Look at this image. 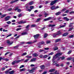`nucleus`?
<instances>
[{"label":"nucleus","mask_w":74,"mask_h":74,"mask_svg":"<svg viewBox=\"0 0 74 74\" xmlns=\"http://www.w3.org/2000/svg\"><path fill=\"white\" fill-rule=\"evenodd\" d=\"M53 55V52H51L49 54V55Z\"/></svg>","instance_id":"nucleus-51"},{"label":"nucleus","mask_w":74,"mask_h":74,"mask_svg":"<svg viewBox=\"0 0 74 74\" xmlns=\"http://www.w3.org/2000/svg\"><path fill=\"white\" fill-rule=\"evenodd\" d=\"M43 55H41L39 56V57L40 58H43Z\"/></svg>","instance_id":"nucleus-56"},{"label":"nucleus","mask_w":74,"mask_h":74,"mask_svg":"<svg viewBox=\"0 0 74 74\" xmlns=\"http://www.w3.org/2000/svg\"><path fill=\"white\" fill-rule=\"evenodd\" d=\"M47 36H48V34H45L44 35V38H46Z\"/></svg>","instance_id":"nucleus-32"},{"label":"nucleus","mask_w":74,"mask_h":74,"mask_svg":"<svg viewBox=\"0 0 74 74\" xmlns=\"http://www.w3.org/2000/svg\"><path fill=\"white\" fill-rule=\"evenodd\" d=\"M33 4V2L31 1L29 3V5H32Z\"/></svg>","instance_id":"nucleus-35"},{"label":"nucleus","mask_w":74,"mask_h":74,"mask_svg":"<svg viewBox=\"0 0 74 74\" xmlns=\"http://www.w3.org/2000/svg\"><path fill=\"white\" fill-rule=\"evenodd\" d=\"M33 42H27V44H32Z\"/></svg>","instance_id":"nucleus-39"},{"label":"nucleus","mask_w":74,"mask_h":74,"mask_svg":"<svg viewBox=\"0 0 74 74\" xmlns=\"http://www.w3.org/2000/svg\"><path fill=\"white\" fill-rule=\"evenodd\" d=\"M31 27H36V26L35 25H32L31 26Z\"/></svg>","instance_id":"nucleus-60"},{"label":"nucleus","mask_w":74,"mask_h":74,"mask_svg":"<svg viewBox=\"0 0 74 74\" xmlns=\"http://www.w3.org/2000/svg\"><path fill=\"white\" fill-rule=\"evenodd\" d=\"M58 0H55L52 1L50 3V5H53L55 4L56 3V2H58Z\"/></svg>","instance_id":"nucleus-2"},{"label":"nucleus","mask_w":74,"mask_h":74,"mask_svg":"<svg viewBox=\"0 0 74 74\" xmlns=\"http://www.w3.org/2000/svg\"><path fill=\"white\" fill-rule=\"evenodd\" d=\"M21 16H22V15L21 14H19L18 15V17H19V18H20L21 17Z\"/></svg>","instance_id":"nucleus-59"},{"label":"nucleus","mask_w":74,"mask_h":74,"mask_svg":"<svg viewBox=\"0 0 74 74\" xmlns=\"http://www.w3.org/2000/svg\"><path fill=\"white\" fill-rule=\"evenodd\" d=\"M55 70V69H53L50 70L49 71V72H50V73H52V72H53V71H54Z\"/></svg>","instance_id":"nucleus-26"},{"label":"nucleus","mask_w":74,"mask_h":74,"mask_svg":"<svg viewBox=\"0 0 74 74\" xmlns=\"http://www.w3.org/2000/svg\"><path fill=\"white\" fill-rule=\"evenodd\" d=\"M29 59H27L26 60H25L24 62V63H25V62H28V61H29Z\"/></svg>","instance_id":"nucleus-46"},{"label":"nucleus","mask_w":74,"mask_h":74,"mask_svg":"<svg viewBox=\"0 0 74 74\" xmlns=\"http://www.w3.org/2000/svg\"><path fill=\"white\" fill-rule=\"evenodd\" d=\"M12 10V8H9L7 10V11H10Z\"/></svg>","instance_id":"nucleus-58"},{"label":"nucleus","mask_w":74,"mask_h":74,"mask_svg":"<svg viewBox=\"0 0 74 74\" xmlns=\"http://www.w3.org/2000/svg\"><path fill=\"white\" fill-rule=\"evenodd\" d=\"M47 57H48V56L47 55H46L43 56V58L44 59H46Z\"/></svg>","instance_id":"nucleus-29"},{"label":"nucleus","mask_w":74,"mask_h":74,"mask_svg":"<svg viewBox=\"0 0 74 74\" xmlns=\"http://www.w3.org/2000/svg\"><path fill=\"white\" fill-rule=\"evenodd\" d=\"M74 60V58L73 57H70L69 58H68L67 59V60Z\"/></svg>","instance_id":"nucleus-12"},{"label":"nucleus","mask_w":74,"mask_h":74,"mask_svg":"<svg viewBox=\"0 0 74 74\" xmlns=\"http://www.w3.org/2000/svg\"><path fill=\"white\" fill-rule=\"evenodd\" d=\"M62 55V53H57V54L55 55L53 57V60H55V59L56 58H58V57L59 56H60L61 55Z\"/></svg>","instance_id":"nucleus-1"},{"label":"nucleus","mask_w":74,"mask_h":74,"mask_svg":"<svg viewBox=\"0 0 74 74\" xmlns=\"http://www.w3.org/2000/svg\"><path fill=\"white\" fill-rule=\"evenodd\" d=\"M49 43H51V41L49 40H47L46 41V44H49Z\"/></svg>","instance_id":"nucleus-36"},{"label":"nucleus","mask_w":74,"mask_h":74,"mask_svg":"<svg viewBox=\"0 0 74 74\" xmlns=\"http://www.w3.org/2000/svg\"><path fill=\"white\" fill-rule=\"evenodd\" d=\"M40 20H41V18H38L37 19V20L35 21L36 22H39Z\"/></svg>","instance_id":"nucleus-21"},{"label":"nucleus","mask_w":74,"mask_h":74,"mask_svg":"<svg viewBox=\"0 0 74 74\" xmlns=\"http://www.w3.org/2000/svg\"><path fill=\"white\" fill-rule=\"evenodd\" d=\"M47 72H44L42 73V74H47Z\"/></svg>","instance_id":"nucleus-64"},{"label":"nucleus","mask_w":74,"mask_h":74,"mask_svg":"<svg viewBox=\"0 0 74 74\" xmlns=\"http://www.w3.org/2000/svg\"><path fill=\"white\" fill-rule=\"evenodd\" d=\"M38 36H39V34H37L36 35H34V38L35 39H37V38L38 37Z\"/></svg>","instance_id":"nucleus-8"},{"label":"nucleus","mask_w":74,"mask_h":74,"mask_svg":"<svg viewBox=\"0 0 74 74\" xmlns=\"http://www.w3.org/2000/svg\"><path fill=\"white\" fill-rule=\"evenodd\" d=\"M68 34H69V33H68V32L64 33L62 35V36L64 37L66 36H67V35H68Z\"/></svg>","instance_id":"nucleus-16"},{"label":"nucleus","mask_w":74,"mask_h":74,"mask_svg":"<svg viewBox=\"0 0 74 74\" xmlns=\"http://www.w3.org/2000/svg\"><path fill=\"white\" fill-rule=\"evenodd\" d=\"M21 30V28H17V29H16V31H19V30Z\"/></svg>","instance_id":"nucleus-49"},{"label":"nucleus","mask_w":74,"mask_h":74,"mask_svg":"<svg viewBox=\"0 0 74 74\" xmlns=\"http://www.w3.org/2000/svg\"><path fill=\"white\" fill-rule=\"evenodd\" d=\"M53 65H56V64H57V61H54V60H53Z\"/></svg>","instance_id":"nucleus-20"},{"label":"nucleus","mask_w":74,"mask_h":74,"mask_svg":"<svg viewBox=\"0 0 74 74\" xmlns=\"http://www.w3.org/2000/svg\"><path fill=\"white\" fill-rule=\"evenodd\" d=\"M29 8H31V9L32 10V9H34V6H31L29 7Z\"/></svg>","instance_id":"nucleus-48"},{"label":"nucleus","mask_w":74,"mask_h":74,"mask_svg":"<svg viewBox=\"0 0 74 74\" xmlns=\"http://www.w3.org/2000/svg\"><path fill=\"white\" fill-rule=\"evenodd\" d=\"M57 71H56L55 73L54 74H59V73H57Z\"/></svg>","instance_id":"nucleus-63"},{"label":"nucleus","mask_w":74,"mask_h":74,"mask_svg":"<svg viewBox=\"0 0 74 74\" xmlns=\"http://www.w3.org/2000/svg\"><path fill=\"white\" fill-rule=\"evenodd\" d=\"M10 16H8L5 17V21H7L9 20V19L10 18Z\"/></svg>","instance_id":"nucleus-6"},{"label":"nucleus","mask_w":74,"mask_h":74,"mask_svg":"<svg viewBox=\"0 0 74 74\" xmlns=\"http://www.w3.org/2000/svg\"><path fill=\"white\" fill-rule=\"evenodd\" d=\"M32 56L34 58H36L37 56H38V55L36 53H35L32 54Z\"/></svg>","instance_id":"nucleus-9"},{"label":"nucleus","mask_w":74,"mask_h":74,"mask_svg":"<svg viewBox=\"0 0 74 74\" xmlns=\"http://www.w3.org/2000/svg\"><path fill=\"white\" fill-rule=\"evenodd\" d=\"M27 55V53H26V52H25V53H23V54H21V56H25V55Z\"/></svg>","instance_id":"nucleus-30"},{"label":"nucleus","mask_w":74,"mask_h":74,"mask_svg":"<svg viewBox=\"0 0 74 74\" xmlns=\"http://www.w3.org/2000/svg\"><path fill=\"white\" fill-rule=\"evenodd\" d=\"M26 70V69H25V68H23L21 69H20V71H21V72H22V71H25V70Z\"/></svg>","instance_id":"nucleus-27"},{"label":"nucleus","mask_w":74,"mask_h":74,"mask_svg":"<svg viewBox=\"0 0 74 74\" xmlns=\"http://www.w3.org/2000/svg\"><path fill=\"white\" fill-rule=\"evenodd\" d=\"M36 60V58H34L33 59H32L30 61V62H34Z\"/></svg>","instance_id":"nucleus-13"},{"label":"nucleus","mask_w":74,"mask_h":74,"mask_svg":"<svg viewBox=\"0 0 74 74\" xmlns=\"http://www.w3.org/2000/svg\"><path fill=\"white\" fill-rule=\"evenodd\" d=\"M26 58H32V56H26Z\"/></svg>","instance_id":"nucleus-38"},{"label":"nucleus","mask_w":74,"mask_h":74,"mask_svg":"<svg viewBox=\"0 0 74 74\" xmlns=\"http://www.w3.org/2000/svg\"><path fill=\"white\" fill-rule=\"evenodd\" d=\"M32 10L31 9H27V11H29V12H30Z\"/></svg>","instance_id":"nucleus-52"},{"label":"nucleus","mask_w":74,"mask_h":74,"mask_svg":"<svg viewBox=\"0 0 74 74\" xmlns=\"http://www.w3.org/2000/svg\"><path fill=\"white\" fill-rule=\"evenodd\" d=\"M64 19H66V21H69L70 19L69 18H67V17H64L63 18Z\"/></svg>","instance_id":"nucleus-28"},{"label":"nucleus","mask_w":74,"mask_h":74,"mask_svg":"<svg viewBox=\"0 0 74 74\" xmlns=\"http://www.w3.org/2000/svg\"><path fill=\"white\" fill-rule=\"evenodd\" d=\"M61 32V31H58V33L57 34L58 35H60V34H62V32Z\"/></svg>","instance_id":"nucleus-25"},{"label":"nucleus","mask_w":74,"mask_h":74,"mask_svg":"<svg viewBox=\"0 0 74 74\" xmlns=\"http://www.w3.org/2000/svg\"><path fill=\"white\" fill-rule=\"evenodd\" d=\"M12 35L11 34H10L9 35H8V36H7L6 38H7V37H10V36H11Z\"/></svg>","instance_id":"nucleus-55"},{"label":"nucleus","mask_w":74,"mask_h":74,"mask_svg":"<svg viewBox=\"0 0 74 74\" xmlns=\"http://www.w3.org/2000/svg\"><path fill=\"white\" fill-rule=\"evenodd\" d=\"M29 73H33V71L32 69L31 70L29 71Z\"/></svg>","instance_id":"nucleus-42"},{"label":"nucleus","mask_w":74,"mask_h":74,"mask_svg":"<svg viewBox=\"0 0 74 74\" xmlns=\"http://www.w3.org/2000/svg\"><path fill=\"white\" fill-rule=\"evenodd\" d=\"M15 63H17L16 62V60H15L12 63V64H15Z\"/></svg>","instance_id":"nucleus-33"},{"label":"nucleus","mask_w":74,"mask_h":74,"mask_svg":"<svg viewBox=\"0 0 74 74\" xmlns=\"http://www.w3.org/2000/svg\"><path fill=\"white\" fill-rule=\"evenodd\" d=\"M43 51H44V50L41 49L39 50V52H43Z\"/></svg>","instance_id":"nucleus-53"},{"label":"nucleus","mask_w":74,"mask_h":74,"mask_svg":"<svg viewBox=\"0 0 74 74\" xmlns=\"http://www.w3.org/2000/svg\"><path fill=\"white\" fill-rule=\"evenodd\" d=\"M52 17H49L43 20V21H49V20H50L51 19H52Z\"/></svg>","instance_id":"nucleus-5"},{"label":"nucleus","mask_w":74,"mask_h":74,"mask_svg":"<svg viewBox=\"0 0 74 74\" xmlns=\"http://www.w3.org/2000/svg\"><path fill=\"white\" fill-rule=\"evenodd\" d=\"M24 66L23 65H21L19 68V69H21V68H22V67H24Z\"/></svg>","instance_id":"nucleus-57"},{"label":"nucleus","mask_w":74,"mask_h":74,"mask_svg":"<svg viewBox=\"0 0 74 74\" xmlns=\"http://www.w3.org/2000/svg\"><path fill=\"white\" fill-rule=\"evenodd\" d=\"M19 0H15L14 1H12L10 2V3H11V4H12V3H14L17 2V1H19Z\"/></svg>","instance_id":"nucleus-10"},{"label":"nucleus","mask_w":74,"mask_h":74,"mask_svg":"<svg viewBox=\"0 0 74 74\" xmlns=\"http://www.w3.org/2000/svg\"><path fill=\"white\" fill-rule=\"evenodd\" d=\"M61 40V38H59L58 39H57L55 41V42H59Z\"/></svg>","instance_id":"nucleus-14"},{"label":"nucleus","mask_w":74,"mask_h":74,"mask_svg":"<svg viewBox=\"0 0 74 74\" xmlns=\"http://www.w3.org/2000/svg\"><path fill=\"white\" fill-rule=\"evenodd\" d=\"M14 10L15 11H17V12H21L22 11V10L20 9H19V7H16Z\"/></svg>","instance_id":"nucleus-3"},{"label":"nucleus","mask_w":74,"mask_h":74,"mask_svg":"<svg viewBox=\"0 0 74 74\" xmlns=\"http://www.w3.org/2000/svg\"><path fill=\"white\" fill-rule=\"evenodd\" d=\"M9 73L10 74H14V71L13 70L12 71H9Z\"/></svg>","instance_id":"nucleus-23"},{"label":"nucleus","mask_w":74,"mask_h":74,"mask_svg":"<svg viewBox=\"0 0 74 74\" xmlns=\"http://www.w3.org/2000/svg\"><path fill=\"white\" fill-rule=\"evenodd\" d=\"M69 13L70 14H74V12H73V11Z\"/></svg>","instance_id":"nucleus-41"},{"label":"nucleus","mask_w":74,"mask_h":74,"mask_svg":"<svg viewBox=\"0 0 74 74\" xmlns=\"http://www.w3.org/2000/svg\"><path fill=\"white\" fill-rule=\"evenodd\" d=\"M8 26H9V25H5L4 26V27L5 28H7V27H8Z\"/></svg>","instance_id":"nucleus-43"},{"label":"nucleus","mask_w":74,"mask_h":74,"mask_svg":"<svg viewBox=\"0 0 74 74\" xmlns=\"http://www.w3.org/2000/svg\"><path fill=\"white\" fill-rule=\"evenodd\" d=\"M45 4H48L49 3V1H46L45 2Z\"/></svg>","instance_id":"nucleus-50"},{"label":"nucleus","mask_w":74,"mask_h":74,"mask_svg":"<svg viewBox=\"0 0 74 74\" xmlns=\"http://www.w3.org/2000/svg\"><path fill=\"white\" fill-rule=\"evenodd\" d=\"M1 60H6V61H8L9 60V59L7 58H4L1 57H0V62Z\"/></svg>","instance_id":"nucleus-4"},{"label":"nucleus","mask_w":74,"mask_h":74,"mask_svg":"<svg viewBox=\"0 0 74 74\" xmlns=\"http://www.w3.org/2000/svg\"><path fill=\"white\" fill-rule=\"evenodd\" d=\"M9 72H10L9 71H5V73L8 74V73H9Z\"/></svg>","instance_id":"nucleus-44"},{"label":"nucleus","mask_w":74,"mask_h":74,"mask_svg":"<svg viewBox=\"0 0 74 74\" xmlns=\"http://www.w3.org/2000/svg\"><path fill=\"white\" fill-rule=\"evenodd\" d=\"M27 22L26 21H21L18 22V23H19V24H21L22 23H25Z\"/></svg>","instance_id":"nucleus-7"},{"label":"nucleus","mask_w":74,"mask_h":74,"mask_svg":"<svg viewBox=\"0 0 74 74\" xmlns=\"http://www.w3.org/2000/svg\"><path fill=\"white\" fill-rule=\"evenodd\" d=\"M50 8H51V10H56L55 9V6H53Z\"/></svg>","instance_id":"nucleus-11"},{"label":"nucleus","mask_w":74,"mask_h":74,"mask_svg":"<svg viewBox=\"0 0 74 74\" xmlns=\"http://www.w3.org/2000/svg\"><path fill=\"white\" fill-rule=\"evenodd\" d=\"M21 34L22 35H25L26 34H27V32H23Z\"/></svg>","instance_id":"nucleus-31"},{"label":"nucleus","mask_w":74,"mask_h":74,"mask_svg":"<svg viewBox=\"0 0 74 74\" xmlns=\"http://www.w3.org/2000/svg\"><path fill=\"white\" fill-rule=\"evenodd\" d=\"M6 15H7V14L2 15L1 16V18H4V17H5V16H6Z\"/></svg>","instance_id":"nucleus-19"},{"label":"nucleus","mask_w":74,"mask_h":74,"mask_svg":"<svg viewBox=\"0 0 74 74\" xmlns=\"http://www.w3.org/2000/svg\"><path fill=\"white\" fill-rule=\"evenodd\" d=\"M6 23L8 24V25H10L11 23V21H8L6 22Z\"/></svg>","instance_id":"nucleus-40"},{"label":"nucleus","mask_w":74,"mask_h":74,"mask_svg":"<svg viewBox=\"0 0 74 74\" xmlns=\"http://www.w3.org/2000/svg\"><path fill=\"white\" fill-rule=\"evenodd\" d=\"M5 69V68H2L1 69V70L2 71H4Z\"/></svg>","instance_id":"nucleus-54"},{"label":"nucleus","mask_w":74,"mask_h":74,"mask_svg":"<svg viewBox=\"0 0 74 74\" xmlns=\"http://www.w3.org/2000/svg\"><path fill=\"white\" fill-rule=\"evenodd\" d=\"M53 51L58 50V47H55L53 48Z\"/></svg>","instance_id":"nucleus-17"},{"label":"nucleus","mask_w":74,"mask_h":74,"mask_svg":"<svg viewBox=\"0 0 74 74\" xmlns=\"http://www.w3.org/2000/svg\"><path fill=\"white\" fill-rule=\"evenodd\" d=\"M40 44H44V41H42L40 42Z\"/></svg>","instance_id":"nucleus-45"},{"label":"nucleus","mask_w":74,"mask_h":74,"mask_svg":"<svg viewBox=\"0 0 74 74\" xmlns=\"http://www.w3.org/2000/svg\"><path fill=\"white\" fill-rule=\"evenodd\" d=\"M40 67L41 69H45V66L42 65L40 66Z\"/></svg>","instance_id":"nucleus-22"},{"label":"nucleus","mask_w":74,"mask_h":74,"mask_svg":"<svg viewBox=\"0 0 74 74\" xmlns=\"http://www.w3.org/2000/svg\"><path fill=\"white\" fill-rule=\"evenodd\" d=\"M61 13H62L61 12H57L56 13V15H60V14Z\"/></svg>","instance_id":"nucleus-24"},{"label":"nucleus","mask_w":74,"mask_h":74,"mask_svg":"<svg viewBox=\"0 0 74 74\" xmlns=\"http://www.w3.org/2000/svg\"><path fill=\"white\" fill-rule=\"evenodd\" d=\"M72 52V51L71 50H70L68 52V55H70V53H71V52Z\"/></svg>","instance_id":"nucleus-34"},{"label":"nucleus","mask_w":74,"mask_h":74,"mask_svg":"<svg viewBox=\"0 0 74 74\" xmlns=\"http://www.w3.org/2000/svg\"><path fill=\"white\" fill-rule=\"evenodd\" d=\"M7 43L8 44H9V45H11V44H12L13 43V42H10V41L9 40H8L7 41Z\"/></svg>","instance_id":"nucleus-18"},{"label":"nucleus","mask_w":74,"mask_h":74,"mask_svg":"<svg viewBox=\"0 0 74 74\" xmlns=\"http://www.w3.org/2000/svg\"><path fill=\"white\" fill-rule=\"evenodd\" d=\"M56 26V25L54 24V25H52V24H50L49 25V27H54V26Z\"/></svg>","instance_id":"nucleus-15"},{"label":"nucleus","mask_w":74,"mask_h":74,"mask_svg":"<svg viewBox=\"0 0 74 74\" xmlns=\"http://www.w3.org/2000/svg\"><path fill=\"white\" fill-rule=\"evenodd\" d=\"M69 12V10H67L65 12V13H67V14H68V12Z\"/></svg>","instance_id":"nucleus-61"},{"label":"nucleus","mask_w":74,"mask_h":74,"mask_svg":"<svg viewBox=\"0 0 74 74\" xmlns=\"http://www.w3.org/2000/svg\"><path fill=\"white\" fill-rule=\"evenodd\" d=\"M57 35H58L57 34H54L53 35V37H56V36Z\"/></svg>","instance_id":"nucleus-37"},{"label":"nucleus","mask_w":74,"mask_h":74,"mask_svg":"<svg viewBox=\"0 0 74 74\" xmlns=\"http://www.w3.org/2000/svg\"><path fill=\"white\" fill-rule=\"evenodd\" d=\"M21 61V60H18V61H16V62H17V63H18L19 62H20Z\"/></svg>","instance_id":"nucleus-62"},{"label":"nucleus","mask_w":74,"mask_h":74,"mask_svg":"<svg viewBox=\"0 0 74 74\" xmlns=\"http://www.w3.org/2000/svg\"><path fill=\"white\" fill-rule=\"evenodd\" d=\"M74 36V35H72L69 36V38H73Z\"/></svg>","instance_id":"nucleus-47"}]
</instances>
